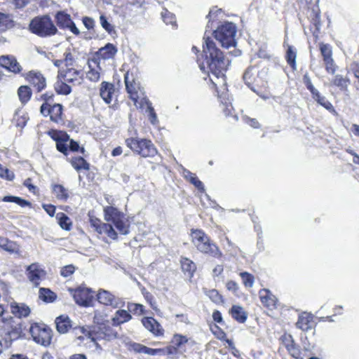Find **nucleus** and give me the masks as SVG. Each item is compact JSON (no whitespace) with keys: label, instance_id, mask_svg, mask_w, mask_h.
<instances>
[{"label":"nucleus","instance_id":"obj_1","mask_svg":"<svg viewBox=\"0 0 359 359\" xmlns=\"http://www.w3.org/2000/svg\"><path fill=\"white\" fill-rule=\"evenodd\" d=\"M203 51L210 72L217 78L224 76L229 65V60L210 37H203Z\"/></svg>","mask_w":359,"mask_h":359},{"label":"nucleus","instance_id":"obj_2","mask_svg":"<svg viewBox=\"0 0 359 359\" xmlns=\"http://www.w3.org/2000/svg\"><path fill=\"white\" fill-rule=\"evenodd\" d=\"M268 77V69L261 63L248 67L243 76L245 83L260 97L269 92Z\"/></svg>","mask_w":359,"mask_h":359},{"label":"nucleus","instance_id":"obj_3","mask_svg":"<svg viewBox=\"0 0 359 359\" xmlns=\"http://www.w3.org/2000/svg\"><path fill=\"white\" fill-rule=\"evenodd\" d=\"M189 236L191 243L197 251L215 258H222V252L218 245L212 241L203 229H191Z\"/></svg>","mask_w":359,"mask_h":359},{"label":"nucleus","instance_id":"obj_4","mask_svg":"<svg viewBox=\"0 0 359 359\" xmlns=\"http://www.w3.org/2000/svg\"><path fill=\"white\" fill-rule=\"evenodd\" d=\"M117 332L110 325L107 315L103 312L95 311L93 317V325L91 326V341L99 346L97 340H111L116 339Z\"/></svg>","mask_w":359,"mask_h":359},{"label":"nucleus","instance_id":"obj_5","mask_svg":"<svg viewBox=\"0 0 359 359\" xmlns=\"http://www.w3.org/2000/svg\"><path fill=\"white\" fill-rule=\"evenodd\" d=\"M196 345L197 343L192 338L175 333L172 335L170 344L165 346L167 356L177 359L179 355H182L186 358V354H191L195 351Z\"/></svg>","mask_w":359,"mask_h":359},{"label":"nucleus","instance_id":"obj_6","mask_svg":"<svg viewBox=\"0 0 359 359\" xmlns=\"http://www.w3.org/2000/svg\"><path fill=\"white\" fill-rule=\"evenodd\" d=\"M319 0H301V9L310 22L309 29L315 41L318 40L320 33V10Z\"/></svg>","mask_w":359,"mask_h":359},{"label":"nucleus","instance_id":"obj_7","mask_svg":"<svg viewBox=\"0 0 359 359\" xmlns=\"http://www.w3.org/2000/svg\"><path fill=\"white\" fill-rule=\"evenodd\" d=\"M126 145L135 154L142 157H154L158 149L151 140L147 138L128 137L125 140Z\"/></svg>","mask_w":359,"mask_h":359},{"label":"nucleus","instance_id":"obj_8","mask_svg":"<svg viewBox=\"0 0 359 359\" xmlns=\"http://www.w3.org/2000/svg\"><path fill=\"white\" fill-rule=\"evenodd\" d=\"M104 216L107 222L112 223L118 232L127 235L130 232V224L124 213L114 206L104 208Z\"/></svg>","mask_w":359,"mask_h":359},{"label":"nucleus","instance_id":"obj_9","mask_svg":"<svg viewBox=\"0 0 359 359\" xmlns=\"http://www.w3.org/2000/svg\"><path fill=\"white\" fill-rule=\"evenodd\" d=\"M124 82L129 98L137 106L141 95H143L139 81L138 69L137 67H133L126 72L124 75Z\"/></svg>","mask_w":359,"mask_h":359},{"label":"nucleus","instance_id":"obj_10","mask_svg":"<svg viewBox=\"0 0 359 359\" xmlns=\"http://www.w3.org/2000/svg\"><path fill=\"white\" fill-rule=\"evenodd\" d=\"M237 27L231 22H224L213 32V36L224 48L235 46Z\"/></svg>","mask_w":359,"mask_h":359},{"label":"nucleus","instance_id":"obj_11","mask_svg":"<svg viewBox=\"0 0 359 359\" xmlns=\"http://www.w3.org/2000/svg\"><path fill=\"white\" fill-rule=\"evenodd\" d=\"M29 29L42 37L52 36L57 32V28L48 15L34 18L29 24Z\"/></svg>","mask_w":359,"mask_h":359},{"label":"nucleus","instance_id":"obj_12","mask_svg":"<svg viewBox=\"0 0 359 359\" xmlns=\"http://www.w3.org/2000/svg\"><path fill=\"white\" fill-rule=\"evenodd\" d=\"M33 340L38 344L47 347L53 337L52 330L45 324L34 323L29 328Z\"/></svg>","mask_w":359,"mask_h":359},{"label":"nucleus","instance_id":"obj_13","mask_svg":"<svg viewBox=\"0 0 359 359\" xmlns=\"http://www.w3.org/2000/svg\"><path fill=\"white\" fill-rule=\"evenodd\" d=\"M319 50L325 65V71L328 74H334L337 66L332 57V46L323 42L319 43Z\"/></svg>","mask_w":359,"mask_h":359},{"label":"nucleus","instance_id":"obj_14","mask_svg":"<svg viewBox=\"0 0 359 359\" xmlns=\"http://www.w3.org/2000/svg\"><path fill=\"white\" fill-rule=\"evenodd\" d=\"M279 340L291 357L295 359H303L302 350L290 334L285 332L280 336Z\"/></svg>","mask_w":359,"mask_h":359},{"label":"nucleus","instance_id":"obj_15","mask_svg":"<svg viewBox=\"0 0 359 359\" xmlns=\"http://www.w3.org/2000/svg\"><path fill=\"white\" fill-rule=\"evenodd\" d=\"M258 295L262 306L267 310L272 311L279 307L280 302L278 297L269 289H260Z\"/></svg>","mask_w":359,"mask_h":359},{"label":"nucleus","instance_id":"obj_16","mask_svg":"<svg viewBox=\"0 0 359 359\" xmlns=\"http://www.w3.org/2000/svg\"><path fill=\"white\" fill-rule=\"evenodd\" d=\"M40 111L45 116L49 115L50 120L54 122L57 123L62 120V106L60 104L43 103Z\"/></svg>","mask_w":359,"mask_h":359},{"label":"nucleus","instance_id":"obj_17","mask_svg":"<svg viewBox=\"0 0 359 359\" xmlns=\"http://www.w3.org/2000/svg\"><path fill=\"white\" fill-rule=\"evenodd\" d=\"M91 226L100 235L105 234L113 240L118 238V233L109 223H104L100 219L91 218Z\"/></svg>","mask_w":359,"mask_h":359},{"label":"nucleus","instance_id":"obj_18","mask_svg":"<svg viewBox=\"0 0 359 359\" xmlns=\"http://www.w3.org/2000/svg\"><path fill=\"white\" fill-rule=\"evenodd\" d=\"M128 349L136 353H144L149 355H167L165 347L162 348H151L136 342H130L128 344Z\"/></svg>","mask_w":359,"mask_h":359},{"label":"nucleus","instance_id":"obj_19","mask_svg":"<svg viewBox=\"0 0 359 359\" xmlns=\"http://www.w3.org/2000/svg\"><path fill=\"white\" fill-rule=\"evenodd\" d=\"M76 303L81 306L88 307L90 305V290L79 287L76 290L69 289Z\"/></svg>","mask_w":359,"mask_h":359},{"label":"nucleus","instance_id":"obj_20","mask_svg":"<svg viewBox=\"0 0 359 359\" xmlns=\"http://www.w3.org/2000/svg\"><path fill=\"white\" fill-rule=\"evenodd\" d=\"M117 52V49L114 45L108 43L104 47L100 48L93 55V58L91 59L95 63H99L98 60H108L113 58Z\"/></svg>","mask_w":359,"mask_h":359},{"label":"nucleus","instance_id":"obj_21","mask_svg":"<svg viewBox=\"0 0 359 359\" xmlns=\"http://www.w3.org/2000/svg\"><path fill=\"white\" fill-rule=\"evenodd\" d=\"M0 66L14 74H18L22 71V67L15 57L11 55L0 57Z\"/></svg>","mask_w":359,"mask_h":359},{"label":"nucleus","instance_id":"obj_22","mask_svg":"<svg viewBox=\"0 0 359 359\" xmlns=\"http://www.w3.org/2000/svg\"><path fill=\"white\" fill-rule=\"evenodd\" d=\"M143 326L156 337L164 334V329L161 325L153 317H144L142 319Z\"/></svg>","mask_w":359,"mask_h":359},{"label":"nucleus","instance_id":"obj_23","mask_svg":"<svg viewBox=\"0 0 359 359\" xmlns=\"http://www.w3.org/2000/svg\"><path fill=\"white\" fill-rule=\"evenodd\" d=\"M27 271L29 280L35 286L39 285L41 278L45 276V271L40 267L38 263H33L28 266Z\"/></svg>","mask_w":359,"mask_h":359},{"label":"nucleus","instance_id":"obj_24","mask_svg":"<svg viewBox=\"0 0 359 359\" xmlns=\"http://www.w3.org/2000/svg\"><path fill=\"white\" fill-rule=\"evenodd\" d=\"M26 79L36 87L39 92L44 89L46 86L45 77L39 72L30 71L27 74Z\"/></svg>","mask_w":359,"mask_h":359},{"label":"nucleus","instance_id":"obj_25","mask_svg":"<svg viewBox=\"0 0 359 359\" xmlns=\"http://www.w3.org/2000/svg\"><path fill=\"white\" fill-rule=\"evenodd\" d=\"M313 324V316L309 313L303 312L298 316L296 327L302 331H308L312 329Z\"/></svg>","mask_w":359,"mask_h":359},{"label":"nucleus","instance_id":"obj_26","mask_svg":"<svg viewBox=\"0 0 359 359\" xmlns=\"http://www.w3.org/2000/svg\"><path fill=\"white\" fill-rule=\"evenodd\" d=\"M180 268L183 273L192 278L197 270L196 263L190 258L182 256L180 259Z\"/></svg>","mask_w":359,"mask_h":359},{"label":"nucleus","instance_id":"obj_27","mask_svg":"<svg viewBox=\"0 0 359 359\" xmlns=\"http://www.w3.org/2000/svg\"><path fill=\"white\" fill-rule=\"evenodd\" d=\"M311 96L318 104L325 108L332 114L337 115V112L331 102H330L325 96L322 95L318 90L312 93Z\"/></svg>","mask_w":359,"mask_h":359},{"label":"nucleus","instance_id":"obj_28","mask_svg":"<svg viewBox=\"0 0 359 359\" xmlns=\"http://www.w3.org/2000/svg\"><path fill=\"white\" fill-rule=\"evenodd\" d=\"M96 299L97 302L104 306H116V302L115 296L110 292L100 289L96 294Z\"/></svg>","mask_w":359,"mask_h":359},{"label":"nucleus","instance_id":"obj_29","mask_svg":"<svg viewBox=\"0 0 359 359\" xmlns=\"http://www.w3.org/2000/svg\"><path fill=\"white\" fill-rule=\"evenodd\" d=\"M229 313L238 323H245L248 317V312L239 305H233L229 309Z\"/></svg>","mask_w":359,"mask_h":359},{"label":"nucleus","instance_id":"obj_30","mask_svg":"<svg viewBox=\"0 0 359 359\" xmlns=\"http://www.w3.org/2000/svg\"><path fill=\"white\" fill-rule=\"evenodd\" d=\"M284 47L285 48V59L292 70L294 71L297 69L296 59L297 50L295 47L290 44H284Z\"/></svg>","mask_w":359,"mask_h":359},{"label":"nucleus","instance_id":"obj_31","mask_svg":"<svg viewBox=\"0 0 359 359\" xmlns=\"http://www.w3.org/2000/svg\"><path fill=\"white\" fill-rule=\"evenodd\" d=\"M114 90V84L107 81H103L100 85V95L106 103L110 104L112 101V95Z\"/></svg>","mask_w":359,"mask_h":359},{"label":"nucleus","instance_id":"obj_32","mask_svg":"<svg viewBox=\"0 0 359 359\" xmlns=\"http://www.w3.org/2000/svg\"><path fill=\"white\" fill-rule=\"evenodd\" d=\"M55 325L57 331L60 334H65L69 329L72 327L73 325L69 316L61 315L56 318Z\"/></svg>","mask_w":359,"mask_h":359},{"label":"nucleus","instance_id":"obj_33","mask_svg":"<svg viewBox=\"0 0 359 359\" xmlns=\"http://www.w3.org/2000/svg\"><path fill=\"white\" fill-rule=\"evenodd\" d=\"M79 74L80 73L79 72L74 69H73L72 72V70L69 69L64 74L62 71H60L58 76L62 77L65 82L72 83L73 85H80L83 81V79Z\"/></svg>","mask_w":359,"mask_h":359},{"label":"nucleus","instance_id":"obj_34","mask_svg":"<svg viewBox=\"0 0 359 359\" xmlns=\"http://www.w3.org/2000/svg\"><path fill=\"white\" fill-rule=\"evenodd\" d=\"M351 81L348 76H344L341 74H336L331 81L332 86L338 88L341 91H348Z\"/></svg>","mask_w":359,"mask_h":359},{"label":"nucleus","instance_id":"obj_35","mask_svg":"<svg viewBox=\"0 0 359 359\" xmlns=\"http://www.w3.org/2000/svg\"><path fill=\"white\" fill-rule=\"evenodd\" d=\"M0 248L10 253H20V245L6 237H0Z\"/></svg>","mask_w":359,"mask_h":359},{"label":"nucleus","instance_id":"obj_36","mask_svg":"<svg viewBox=\"0 0 359 359\" xmlns=\"http://www.w3.org/2000/svg\"><path fill=\"white\" fill-rule=\"evenodd\" d=\"M183 176L186 181L193 184L199 191H205L203 182L198 178L195 173L191 172L189 170H184Z\"/></svg>","mask_w":359,"mask_h":359},{"label":"nucleus","instance_id":"obj_37","mask_svg":"<svg viewBox=\"0 0 359 359\" xmlns=\"http://www.w3.org/2000/svg\"><path fill=\"white\" fill-rule=\"evenodd\" d=\"M132 319L130 313L123 309H119L116 311L115 316L112 318V325L114 326H118L121 324L128 322Z\"/></svg>","mask_w":359,"mask_h":359},{"label":"nucleus","instance_id":"obj_38","mask_svg":"<svg viewBox=\"0 0 359 359\" xmlns=\"http://www.w3.org/2000/svg\"><path fill=\"white\" fill-rule=\"evenodd\" d=\"M57 25L61 27L67 28L69 25H74L69 14L64 11H59L55 15Z\"/></svg>","mask_w":359,"mask_h":359},{"label":"nucleus","instance_id":"obj_39","mask_svg":"<svg viewBox=\"0 0 359 359\" xmlns=\"http://www.w3.org/2000/svg\"><path fill=\"white\" fill-rule=\"evenodd\" d=\"M15 26V22L11 15L0 13V33L4 32Z\"/></svg>","mask_w":359,"mask_h":359},{"label":"nucleus","instance_id":"obj_40","mask_svg":"<svg viewBox=\"0 0 359 359\" xmlns=\"http://www.w3.org/2000/svg\"><path fill=\"white\" fill-rule=\"evenodd\" d=\"M56 147L57 149L67 155L68 149V140H69V136L67 133H62L59 135L56 138Z\"/></svg>","mask_w":359,"mask_h":359},{"label":"nucleus","instance_id":"obj_41","mask_svg":"<svg viewBox=\"0 0 359 359\" xmlns=\"http://www.w3.org/2000/svg\"><path fill=\"white\" fill-rule=\"evenodd\" d=\"M204 294L215 304L220 305L224 303V299L220 292L216 289H203Z\"/></svg>","mask_w":359,"mask_h":359},{"label":"nucleus","instance_id":"obj_42","mask_svg":"<svg viewBox=\"0 0 359 359\" xmlns=\"http://www.w3.org/2000/svg\"><path fill=\"white\" fill-rule=\"evenodd\" d=\"M210 331L215 338L217 339L225 341L229 345L232 344L231 340L227 339L225 332L217 324H214L210 327Z\"/></svg>","mask_w":359,"mask_h":359},{"label":"nucleus","instance_id":"obj_43","mask_svg":"<svg viewBox=\"0 0 359 359\" xmlns=\"http://www.w3.org/2000/svg\"><path fill=\"white\" fill-rule=\"evenodd\" d=\"M12 313L20 318L27 317L30 313V309L25 304H15L11 306Z\"/></svg>","mask_w":359,"mask_h":359},{"label":"nucleus","instance_id":"obj_44","mask_svg":"<svg viewBox=\"0 0 359 359\" xmlns=\"http://www.w3.org/2000/svg\"><path fill=\"white\" fill-rule=\"evenodd\" d=\"M53 193L60 201H66L69 197L68 190L61 184H53Z\"/></svg>","mask_w":359,"mask_h":359},{"label":"nucleus","instance_id":"obj_45","mask_svg":"<svg viewBox=\"0 0 359 359\" xmlns=\"http://www.w3.org/2000/svg\"><path fill=\"white\" fill-rule=\"evenodd\" d=\"M32 90L27 86H21L18 90V95L22 104L27 103L31 98Z\"/></svg>","mask_w":359,"mask_h":359},{"label":"nucleus","instance_id":"obj_46","mask_svg":"<svg viewBox=\"0 0 359 359\" xmlns=\"http://www.w3.org/2000/svg\"><path fill=\"white\" fill-rule=\"evenodd\" d=\"M55 90L58 94L69 95L72 91V88L67 82L60 80L57 81L54 85Z\"/></svg>","mask_w":359,"mask_h":359},{"label":"nucleus","instance_id":"obj_47","mask_svg":"<svg viewBox=\"0 0 359 359\" xmlns=\"http://www.w3.org/2000/svg\"><path fill=\"white\" fill-rule=\"evenodd\" d=\"M39 298L46 302H53L56 298V294L50 289L41 287L39 290Z\"/></svg>","mask_w":359,"mask_h":359},{"label":"nucleus","instance_id":"obj_48","mask_svg":"<svg viewBox=\"0 0 359 359\" xmlns=\"http://www.w3.org/2000/svg\"><path fill=\"white\" fill-rule=\"evenodd\" d=\"M71 163L72 166L78 171L81 169H84L85 170H88L89 169V164L82 157L72 158Z\"/></svg>","mask_w":359,"mask_h":359},{"label":"nucleus","instance_id":"obj_49","mask_svg":"<svg viewBox=\"0 0 359 359\" xmlns=\"http://www.w3.org/2000/svg\"><path fill=\"white\" fill-rule=\"evenodd\" d=\"M242 283L245 287H252L255 283V276L247 271H243L239 273Z\"/></svg>","mask_w":359,"mask_h":359},{"label":"nucleus","instance_id":"obj_50","mask_svg":"<svg viewBox=\"0 0 359 359\" xmlns=\"http://www.w3.org/2000/svg\"><path fill=\"white\" fill-rule=\"evenodd\" d=\"M60 227L65 230H69L72 226L70 219L63 212H59L56 215Z\"/></svg>","mask_w":359,"mask_h":359},{"label":"nucleus","instance_id":"obj_51","mask_svg":"<svg viewBox=\"0 0 359 359\" xmlns=\"http://www.w3.org/2000/svg\"><path fill=\"white\" fill-rule=\"evenodd\" d=\"M128 311L134 315L142 316L146 313L144 306L141 304L128 303Z\"/></svg>","mask_w":359,"mask_h":359},{"label":"nucleus","instance_id":"obj_52","mask_svg":"<svg viewBox=\"0 0 359 359\" xmlns=\"http://www.w3.org/2000/svg\"><path fill=\"white\" fill-rule=\"evenodd\" d=\"M161 18L166 25H176L175 15L168 11V9H163L161 12Z\"/></svg>","mask_w":359,"mask_h":359},{"label":"nucleus","instance_id":"obj_53","mask_svg":"<svg viewBox=\"0 0 359 359\" xmlns=\"http://www.w3.org/2000/svg\"><path fill=\"white\" fill-rule=\"evenodd\" d=\"M3 201L15 203L21 207L31 206V203L28 201L18 196H6L4 197Z\"/></svg>","mask_w":359,"mask_h":359},{"label":"nucleus","instance_id":"obj_54","mask_svg":"<svg viewBox=\"0 0 359 359\" xmlns=\"http://www.w3.org/2000/svg\"><path fill=\"white\" fill-rule=\"evenodd\" d=\"M222 111L226 117L233 116L238 119V116L234 115L235 111L231 104H222Z\"/></svg>","mask_w":359,"mask_h":359},{"label":"nucleus","instance_id":"obj_55","mask_svg":"<svg viewBox=\"0 0 359 359\" xmlns=\"http://www.w3.org/2000/svg\"><path fill=\"white\" fill-rule=\"evenodd\" d=\"M302 81L306 88L309 90L311 94L313 93L317 89L314 87L311 82V79L308 73L304 74Z\"/></svg>","mask_w":359,"mask_h":359},{"label":"nucleus","instance_id":"obj_56","mask_svg":"<svg viewBox=\"0 0 359 359\" xmlns=\"http://www.w3.org/2000/svg\"><path fill=\"white\" fill-rule=\"evenodd\" d=\"M242 118L245 123L249 125L250 126H251L253 128L257 129L261 127V125L259 123V121H257V119H256L255 118H250L248 116L245 115V116H243L242 117Z\"/></svg>","mask_w":359,"mask_h":359},{"label":"nucleus","instance_id":"obj_57","mask_svg":"<svg viewBox=\"0 0 359 359\" xmlns=\"http://www.w3.org/2000/svg\"><path fill=\"white\" fill-rule=\"evenodd\" d=\"M0 176L9 181H11L14 179L15 175L12 171L9 170L8 169L3 168L2 165L0 164Z\"/></svg>","mask_w":359,"mask_h":359},{"label":"nucleus","instance_id":"obj_58","mask_svg":"<svg viewBox=\"0 0 359 359\" xmlns=\"http://www.w3.org/2000/svg\"><path fill=\"white\" fill-rule=\"evenodd\" d=\"M75 267L72 264L67 265L60 270V275L65 278H67L74 273Z\"/></svg>","mask_w":359,"mask_h":359},{"label":"nucleus","instance_id":"obj_59","mask_svg":"<svg viewBox=\"0 0 359 359\" xmlns=\"http://www.w3.org/2000/svg\"><path fill=\"white\" fill-rule=\"evenodd\" d=\"M100 23L103 28L107 31L109 33H111L114 31V27L111 24L108 22L107 19L105 16L101 15L100 16Z\"/></svg>","mask_w":359,"mask_h":359},{"label":"nucleus","instance_id":"obj_60","mask_svg":"<svg viewBox=\"0 0 359 359\" xmlns=\"http://www.w3.org/2000/svg\"><path fill=\"white\" fill-rule=\"evenodd\" d=\"M73 332L76 337L79 335L84 334L86 337L90 338V331L86 330L84 327H75L73 328Z\"/></svg>","mask_w":359,"mask_h":359},{"label":"nucleus","instance_id":"obj_61","mask_svg":"<svg viewBox=\"0 0 359 359\" xmlns=\"http://www.w3.org/2000/svg\"><path fill=\"white\" fill-rule=\"evenodd\" d=\"M96 64L97 65V69L91 68V81H97L100 78L101 67L99 66V63Z\"/></svg>","mask_w":359,"mask_h":359},{"label":"nucleus","instance_id":"obj_62","mask_svg":"<svg viewBox=\"0 0 359 359\" xmlns=\"http://www.w3.org/2000/svg\"><path fill=\"white\" fill-rule=\"evenodd\" d=\"M350 67L352 74H353L354 77L357 79L359 83V62H353Z\"/></svg>","mask_w":359,"mask_h":359},{"label":"nucleus","instance_id":"obj_63","mask_svg":"<svg viewBox=\"0 0 359 359\" xmlns=\"http://www.w3.org/2000/svg\"><path fill=\"white\" fill-rule=\"evenodd\" d=\"M65 60H63V62L65 63V65L67 67L73 65L74 58L72 53L69 51H66L65 53Z\"/></svg>","mask_w":359,"mask_h":359},{"label":"nucleus","instance_id":"obj_64","mask_svg":"<svg viewBox=\"0 0 359 359\" xmlns=\"http://www.w3.org/2000/svg\"><path fill=\"white\" fill-rule=\"evenodd\" d=\"M226 287L227 290L231 291L234 293L238 290V283L234 280H228L226 283Z\"/></svg>","mask_w":359,"mask_h":359}]
</instances>
